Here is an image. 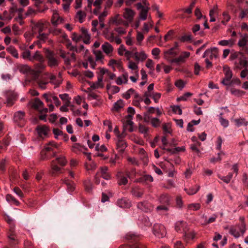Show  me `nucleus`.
Instances as JSON below:
<instances>
[{"label": "nucleus", "mask_w": 248, "mask_h": 248, "mask_svg": "<svg viewBox=\"0 0 248 248\" xmlns=\"http://www.w3.org/2000/svg\"><path fill=\"white\" fill-rule=\"evenodd\" d=\"M31 27L33 34H38L43 32L47 28L49 24L47 22L43 20L38 21L31 20Z\"/></svg>", "instance_id": "1"}, {"label": "nucleus", "mask_w": 248, "mask_h": 248, "mask_svg": "<svg viewBox=\"0 0 248 248\" xmlns=\"http://www.w3.org/2000/svg\"><path fill=\"white\" fill-rule=\"evenodd\" d=\"M67 163L65 156L61 155L57 157L55 160H53L51 163V168L52 174H55L59 172L61 170V168L57 165V163L59 164L60 166H64Z\"/></svg>", "instance_id": "2"}, {"label": "nucleus", "mask_w": 248, "mask_h": 248, "mask_svg": "<svg viewBox=\"0 0 248 248\" xmlns=\"http://www.w3.org/2000/svg\"><path fill=\"white\" fill-rule=\"evenodd\" d=\"M246 231V226L244 222L241 224L232 226L230 228V233L235 238H238L243 235Z\"/></svg>", "instance_id": "3"}, {"label": "nucleus", "mask_w": 248, "mask_h": 248, "mask_svg": "<svg viewBox=\"0 0 248 248\" xmlns=\"http://www.w3.org/2000/svg\"><path fill=\"white\" fill-rule=\"evenodd\" d=\"M45 54L47 60L48 66L52 68L56 67L59 65V61L54 57V54L53 51L46 49L45 51Z\"/></svg>", "instance_id": "4"}, {"label": "nucleus", "mask_w": 248, "mask_h": 248, "mask_svg": "<svg viewBox=\"0 0 248 248\" xmlns=\"http://www.w3.org/2000/svg\"><path fill=\"white\" fill-rule=\"evenodd\" d=\"M154 234L158 238H163L166 236L167 232L164 225L161 224L156 223L153 228Z\"/></svg>", "instance_id": "5"}, {"label": "nucleus", "mask_w": 248, "mask_h": 248, "mask_svg": "<svg viewBox=\"0 0 248 248\" xmlns=\"http://www.w3.org/2000/svg\"><path fill=\"white\" fill-rule=\"evenodd\" d=\"M60 56L64 60L65 64L70 65L71 61H76V57L75 54L73 52L70 53L66 52L63 50H60Z\"/></svg>", "instance_id": "6"}, {"label": "nucleus", "mask_w": 248, "mask_h": 248, "mask_svg": "<svg viewBox=\"0 0 248 248\" xmlns=\"http://www.w3.org/2000/svg\"><path fill=\"white\" fill-rule=\"evenodd\" d=\"M25 112L23 111H18L14 114V121L20 126L22 127L25 124Z\"/></svg>", "instance_id": "7"}, {"label": "nucleus", "mask_w": 248, "mask_h": 248, "mask_svg": "<svg viewBox=\"0 0 248 248\" xmlns=\"http://www.w3.org/2000/svg\"><path fill=\"white\" fill-rule=\"evenodd\" d=\"M137 9L140 10L139 18L141 20H145L147 18L149 7H144L140 2L136 4Z\"/></svg>", "instance_id": "8"}, {"label": "nucleus", "mask_w": 248, "mask_h": 248, "mask_svg": "<svg viewBox=\"0 0 248 248\" xmlns=\"http://www.w3.org/2000/svg\"><path fill=\"white\" fill-rule=\"evenodd\" d=\"M7 237L8 238L9 245L11 247H14L18 244L19 240L13 228H11L9 230L7 234Z\"/></svg>", "instance_id": "9"}, {"label": "nucleus", "mask_w": 248, "mask_h": 248, "mask_svg": "<svg viewBox=\"0 0 248 248\" xmlns=\"http://www.w3.org/2000/svg\"><path fill=\"white\" fill-rule=\"evenodd\" d=\"M135 15V12L130 8H126L124 9L123 13V17L126 20L124 25L128 26L129 23H131Z\"/></svg>", "instance_id": "10"}, {"label": "nucleus", "mask_w": 248, "mask_h": 248, "mask_svg": "<svg viewBox=\"0 0 248 248\" xmlns=\"http://www.w3.org/2000/svg\"><path fill=\"white\" fill-rule=\"evenodd\" d=\"M46 67V65L44 62L35 63L33 65V68L32 69V74L36 77H38L41 73L43 72Z\"/></svg>", "instance_id": "11"}, {"label": "nucleus", "mask_w": 248, "mask_h": 248, "mask_svg": "<svg viewBox=\"0 0 248 248\" xmlns=\"http://www.w3.org/2000/svg\"><path fill=\"white\" fill-rule=\"evenodd\" d=\"M218 56V49L216 47H214L209 49H207L204 52L202 56L203 58L209 57L211 60L213 59H217Z\"/></svg>", "instance_id": "12"}, {"label": "nucleus", "mask_w": 248, "mask_h": 248, "mask_svg": "<svg viewBox=\"0 0 248 248\" xmlns=\"http://www.w3.org/2000/svg\"><path fill=\"white\" fill-rule=\"evenodd\" d=\"M131 115H127L124 119L123 124L124 130H128L131 132L133 131V122L132 121Z\"/></svg>", "instance_id": "13"}, {"label": "nucleus", "mask_w": 248, "mask_h": 248, "mask_svg": "<svg viewBox=\"0 0 248 248\" xmlns=\"http://www.w3.org/2000/svg\"><path fill=\"white\" fill-rule=\"evenodd\" d=\"M5 97L6 98L5 103L8 107L13 106L16 100V95L13 92H7L5 94Z\"/></svg>", "instance_id": "14"}, {"label": "nucleus", "mask_w": 248, "mask_h": 248, "mask_svg": "<svg viewBox=\"0 0 248 248\" xmlns=\"http://www.w3.org/2000/svg\"><path fill=\"white\" fill-rule=\"evenodd\" d=\"M223 71L225 74V77L221 81L224 85H227L232 78V71L228 66L223 67Z\"/></svg>", "instance_id": "15"}, {"label": "nucleus", "mask_w": 248, "mask_h": 248, "mask_svg": "<svg viewBox=\"0 0 248 248\" xmlns=\"http://www.w3.org/2000/svg\"><path fill=\"white\" fill-rule=\"evenodd\" d=\"M80 30L81 31V34L80 35V39H82L85 44H89L90 43L91 35L88 30L84 27H82Z\"/></svg>", "instance_id": "16"}, {"label": "nucleus", "mask_w": 248, "mask_h": 248, "mask_svg": "<svg viewBox=\"0 0 248 248\" xmlns=\"http://www.w3.org/2000/svg\"><path fill=\"white\" fill-rule=\"evenodd\" d=\"M101 49L107 56H109L112 55L114 50L113 46L107 42H105L102 45Z\"/></svg>", "instance_id": "17"}, {"label": "nucleus", "mask_w": 248, "mask_h": 248, "mask_svg": "<svg viewBox=\"0 0 248 248\" xmlns=\"http://www.w3.org/2000/svg\"><path fill=\"white\" fill-rule=\"evenodd\" d=\"M126 239H127L128 240H130V239L133 240L134 241L137 242V237H136L133 234H130L126 235ZM119 248H140V245L139 244H138L137 242H136L135 244L132 246L131 245H121Z\"/></svg>", "instance_id": "18"}, {"label": "nucleus", "mask_w": 248, "mask_h": 248, "mask_svg": "<svg viewBox=\"0 0 248 248\" xmlns=\"http://www.w3.org/2000/svg\"><path fill=\"white\" fill-rule=\"evenodd\" d=\"M118 139L117 142V150L119 152L123 153L127 146L126 142L123 140L122 135H118Z\"/></svg>", "instance_id": "19"}, {"label": "nucleus", "mask_w": 248, "mask_h": 248, "mask_svg": "<svg viewBox=\"0 0 248 248\" xmlns=\"http://www.w3.org/2000/svg\"><path fill=\"white\" fill-rule=\"evenodd\" d=\"M118 179V184L119 185H125L128 183L127 178L129 177V175L126 173V175L124 174L122 172H120L117 175Z\"/></svg>", "instance_id": "20"}, {"label": "nucleus", "mask_w": 248, "mask_h": 248, "mask_svg": "<svg viewBox=\"0 0 248 248\" xmlns=\"http://www.w3.org/2000/svg\"><path fill=\"white\" fill-rule=\"evenodd\" d=\"M132 195L137 198H141L144 194V191L139 186L133 187L131 190Z\"/></svg>", "instance_id": "21"}, {"label": "nucleus", "mask_w": 248, "mask_h": 248, "mask_svg": "<svg viewBox=\"0 0 248 248\" xmlns=\"http://www.w3.org/2000/svg\"><path fill=\"white\" fill-rule=\"evenodd\" d=\"M103 77L99 76L98 77L97 81L94 82H90L89 85L93 89H96L99 88H103L104 87V84L102 82Z\"/></svg>", "instance_id": "22"}, {"label": "nucleus", "mask_w": 248, "mask_h": 248, "mask_svg": "<svg viewBox=\"0 0 248 248\" xmlns=\"http://www.w3.org/2000/svg\"><path fill=\"white\" fill-rule=\"evenodd\" d=\"M137 208L145 212H148L151 210L150 204L147 201L138 202L137 204Z\"/></svg>", "instance_id": "23"}, {"label": "nucleus", "mask_w": 248, "mask_h": 248, "mask_svg": "<svg viewBox=\"0 0 248 248\" xmlns=\"http://www.w3.org/2000/svg\"><path fill=\"white\" fill-rule=\"evenodd\" d=\"M189 56L190 53L188 52L185 51L182 52L179 57L171 60L170 62L171 63H179L181 62H184L185 59L188 58Z\"/></svg>", "instance_id": "24"}, {"label": "nucleus", "mask_w": 248, "mask_h": 248, "mask_svg": "<svg viewBox=\"0 0 248 248\" xmlns=\"http://www.w3.org/2000/svg\"><path fill=\"white\" fill-rule=\"evenodd\" d=\"M117 205L121 208H128L131 206V202L126 198H122L117 201Z\"/></svg>", "instance_id": "25"}, {"label": "nucleus", "mask_w": 248, "mask_h": 248, "mask_svg": "<svg viewBox=\"0 0 248 248\" xmlns=\"http://www.w3.org/2000/svg\"><path fill=\"white\" fill-rule=\"evenodd\" d=\"M138 63V62H134L132 61L128 62L127 67L132 71L133 74H136L137 75L138 73H139Z\"/></svg>", "instance_id": "26"}, {"label": "nucleus", "mask_w": 248, "mask_h": 248, "mask_svg": "<svg viewBox=\"0 0 248 248\" xmlns=\"http://www.w3.org/2000/svg\"><path fill=\"white\" fill-rule=\"evenodd\" d=\"M160 203L169 206L170 204V198L167 194H163L160 195L158 198Z\"/></svg>", "instance_id": "27"}, {"label": "nucleus", "mask_w": 248, "mask_h": 248, "mask_svg": "<svg viewBox=\"0 0 248 248\" xmlns=\"http://www.w3.org/2000/svg\"><path fill=\"white\" fill-rule=\"evenodd\" d=\"M36 130L40 137H43L47 136L49 131L48 128L45 126H38L36 128Z\"/></svg>", "instance_id": "28"}, {"label": "nucleus", "mask_w": 248, "mask_h": 248, "mask_svg": "<svg viewBox=\"0 0 248 248\" xmlns=\"http://www.w3.org/2000/svg\"><path fill=\"white\" fill-rule=\"evenodd\" d=\"M135 60L139 62L140 61H143L147 58V55L144 51H141L140 52H135L134 53Z\"/></svg>", "instance_id": "29"}, {"label": "nucleus", "mask_w": 248, "mask_h": 248, "mask_svg": "<svg viewBox=\"0 0 248 248\" xmlns=\"http://www.w3.org/2000/svg\"><path fill=\"white\" fill-rule=\"evenodd\" d=\"M31 62L37 61L38 62H45V59L39 51H36L31 56Z\"/></svg>", "instance_id": "30"}, {"label": "nucleus", "mask_w": 248, "mask_h": 248, "mask_svg": "<svg viewBox=\"0 0 248 248\" xmlns=\"http://www.w3.org/2000/svg\"><path fill=\"white\" fill-rule=\"evenodd\" d=\"M57 148V144L54 141H50L45 146L44 150L50 154H53L54 150Z\"/></svg>", "instance_id": "31"}, {"label": "nucleus", "mask_w": 248, "mask_h": 248, "mask_svg": "<svg viewBox=\"0 0 248 248\" xmlns=\"http://www.w3.org/2000/svg\"><path fill=\"white\" fill-rule=\"evenodd\" d=\"M49 82L55 86V87L59 86L62 83V78H57V77L53 75H50L49 77Z\"/></svg>", "instance_id": "32"}, {"label": "nucleus", "mask_w": 248, "mask_h": 248, "mask_svg": "<svg viewBox=\"0 0 248 248\" xmlns=\"http://www.w3.org/2000/svg\"><path fill=\"white\" fill-rule=\"evenodd\" d=\"M55 156V153H53V154H51L43 149L41 151L40 153V159L41 160H48Z\"/></svg>", "instance_id": "33"}, {"label": "nucleus", "mask_w": 248, "mask_h": 248, "mask_svg": "<svg viewBox=\"0 0 248 248\" xmlns=\"http://www.w3.org/2000/svg\"><path fill=\"white\" fill-rule=\"evenodd\" d=\"M101 177L105 180H109L111 179V175L108 172V168L106 166L102 167L100 168Z\"/></svg>", "instance_id": "34"}, {"label": "nucleus", "mask_w": 248, "mask_h": 248, "mask_svg": "<svg viewBox=\"0 0 248 248\" xmlns=\"http://www.w3.org/2000/svg\"><path fill=\"white\" fill-rule=\"evenodd\" d=\"M248 67V62L246 59H240L239 62H235V68L241 69L244 67L247 68Z\"/></svg>", "instance_id": "35"}, {"label": "nucleus", "mask_w": 248, "mask_h": 248, "mask_svg": "<svg viewBox=\"0 0 248 248\" xmlns=\"http://www.w3.org/2000/svg\"><path fill=\"white\" fill-rule=\"evenodd\" d=\"M236 42V39L231 38L228 40H223L218 42V45L222 46H229L230 47L233 46Z\"/></svg>", "instance_id": "36"}, {"label": "nucleus", "mask_w": 248, "mask_h": 248, "mask_svg": "<svg viewBox=\"0 0 248 248\" xmlns=\"http://www.w3.org/2000/svg\"><path fill=\"white\" fill-rule=\"evenodd\" d=\"M128 74L124 73L121 76L119 77L116 80V83L118 85H122L123 83H127L128 82Z\"/></svg>", "instance_id": "37"}, {"label": "nucleus", "mask_w": 248, "mask_h": 248, "mask_svg": "<svg viewBox=\"0 0 248 248\" xmlns=\"http://www.w3.org/2000/svg\"><path fill=\"white\" fill-rule=\"evenodd\" d=\"M154 180L153 177L150 175H145L142 177L140 178L137 182L142 183L143 184H146L148 182H152Z\"/></svg>", "instance_id": "38"}, {"label": "nucleus", "mask_w": 248, "mask_h": 248, "mask_svg": "<svg viewBox=\"0 0 248 248\" xmlns=\"http://www.w3.org/2000/svg\"><path fill=\"white\" fill-rule=\"evenodd\" d=\"M62 18L59 16L57 13H54L51 18V23L54 26H57L60 23H62Z\"/></svg>", "instance_id": "39"}, {"label": "nucleus", "mask_w": 248, "mask_h": 248, "mask_svg": "<svg viewBox=\"0 0 248 248\" xmlns=\"http://www.w3.org/2000/svg\"><path fill=\"white\" fill-rule=\"evenodd\" d=\"M86 17V13L81 10L78 11L75 16V17L78 19V21L80 23H82L84 22Z\"/></svg>", "instance_id": "40"}, {"label": "nucleus", "mask_w": 248, "mask_h": 248, "mask_svg": "<svg viewBox=\"0 0 248 248\" xmlns=\"http://www.w3.org/2000/svg\"><path fill=\"white\" fill-rule=\"evenodd\" d=\"M235 125L237 127L247 126L248 125V121L244 118H239L234 120Z\"/></svg>", "instance_id": "41"}, {"label": "nucleus", "mask_w": 248, "mask_h": 248, "mask_svg": "<svg viewBox=\"0 0 248 248\" xmlns=\"http://www.w3.org/2000/svg\"><path fill=\"white\" fill-rule=\"evenodd\" d=\"M200 188V186L199 185H195L190 187L189 189L185 188V190L188 195H191L196 194L199 190Z\"/></svg>", "instance_id": "42"}, {"label": "nucleus", "mask_w": 248, "mask_h": 248, "mask_svg": "<svg viewBox=\"0 0 248 248\" xmlns=\"http://www.w3.org/2000/svg\"><path fill=\"white\" fill-rule=\"evenodd\" d=\"M43 105L44 104L43 102L41 101L39 98H36L34 99L32 103V107L39 110L43 108Z\"/></svg>", "instance_id": "43"}, {"label": "nucleus", "mask_w": 248, "mask_h": 248, "mask_svg": "<svg viewBox=\"0 0 248 248\" xmlns=\"http://www.w3.org/2000/svg\"><path fill=\"white\" fill-rule=\"evenodd\" d=\"M6 50L15 58L17 59L19 58L18 51L14 46H10L6 48Z\"/></svg>", "instance_id": "44"}, {"label": "nucleus", "mask_w": 248, "mask_h": 248, "mask_svg": "<svg viewBox=\"0 0 248 248\" xmlns=\"http://www.w3.org/2000/svg\"><path fill=\"white\" fill-rule=\"evenodd\" d=\"M217 218V215H213L211 217H210L208 220L206 219V217L204 215L202 216V218L204 219V221L203 223H202V225H206L208 224L214 222L216 221Z\"/></svg>", "instance_id": "45"}, {"label": "nucleus", "mask_w": 248, "mask_h": 248, "mask_svg": "<svg viewBox=\"0 0 248 248\" xmlns=\"http://www.w3.org/2000/svg\"><path fill=\"white\" fill-rule=\"evenodd\" d=\"M93 53L95 56V61H101L102 63V60L104 59V56L102 51L99 50H93Z\"/></svg>", "instance_id": "46"}, {"label": "nucleus", "mask_w": 248, "mask_h": 248, "mask_svg": "<svg viewBox=\"0 0 248 248\" xmlns=\"http://www.w3.org/2000/svg\"><path fill=\"white\" fill-rule=\"evenodd\" d=\"M232 173H229L227 176H222L220 174H218L217 176L218 177L221 179L222 181H223L224 183L226 184H228L231 180L232 177Z\"/></svg>", "instance_id": "47"}, {"label": "nucleus", "mask_w": 248, "mask_h": 248, "mask_svg": "<svg viewBox=\"0 0 248 248\" xmlns=\"http://www.w3.org/2000/svg\"><path fill=\"white\" fill-rule=\"evenodd\" d=\"M49 82L47 80H43L42 79H39L37 82L39 88L42 90H45L46 89L47 85Z\"/></svg>", "instance_id": "48"}, {"label": "nucleus", "mask_w": 248, "mask_h": 248, "mask_svg": "<svg viewBox=\"0 0 248 248\" xmlns=\"http://www.w3.org/2000/svg\"><path fill=\"white\" fill-rule=\"evenodd\" d=\"M248 41V35L245 34L241 39H240L238 43V45L240 47H243L246 46L247 42Z\"/></svg>", "instance_id": "49"}, {"label": "nucleus", "mask_w": 248, "mask_h": 248, "mask_svg": "<svg viewBox=\"0 0 248 248\" xmlns=\"http://www.w3.org/2000/svg\"><path fill=\"white\" fill-rule=\"evenodd\" d=\"M22 58L24 60H28L29 61H31V52L29 50H26L24 51L21 54Z\"/></svg>", "instance_id": "50"}, {"label": "nucleus", "mask_w": 248, "mask_h": 248, "mask_svg": "<svg viewBox=\"0 0 248 248\" xmlns=\"http://www.w3.org/2000/svg\"><path fill=\"white\" fill-rule=\"evenodd\" d=\"M124 106V104L123 100L119 99L114 103L113 108L115 110L118 111L121 108H123Z\"/></svg>", "instance_id": "51"}, {"label": "nucleus", "mask_w": 248, "mask_h": 248, "mask_svg": "<svg viewBox=\"0 0 248 248\" xmlns=\"http://www.w3.org/2000/svg\"><path fill=\"white\" fill-rule=\"evenodd\" d=\"M50 33H43V32H41L40 33H39L38 34V35L37 36V38L40 41L45 42L48 38V36Z\"/></svg>", "instance_id": "52"}, {"label": "nucleus", "mask_w": 248, "mask_h": 248, "mask_svg": "<svg viewBox=\"0 0 248 248\" xmlns=\"http://www.w3.org/2000/svg\"><path fill=\"white\" fill-rule=\"evenodd\" d=\"M185 222L183 221H178L175 224V230L176 232H179L183 229Z\"/></svg>", "instance_id": "53"}, {"label": "nucleus", "mask_w": 248, "mask_h": 248, "mask_svg": "<svg viewBox=\"0 0 248 248\" xmlns=\"http://www.w3.org/2000/svg\"><path fill=\"white\" fill-rule=\"evenodd\" d=\"M201 204L199 203H193L187 205V209L189 210L197 211L200 209Z\"/></svg>", "instance_id": "54"}, {"label": "nucleus", "mask_w": 248, "mask_h": 248, "mask_svg": "<svg viewBox=\"0 0 248 248\" xmlns=\"http://www.w3.org/2000/svg\"><path fill=\"white\" fill-rule=\"evenodd\" d=\"M120 15L117 14L115 16L112 17L110 20V22H111L112 24H114L116 25H120L122 22V19H119Z\"/></svg>", "instance_id": "55"}, {"label": "nucleus", "mask_w": 248, "mask_h": 248, "mask_svg": "<svg viewBox=\"0 0 248 248\" xmlns=\"http://www.w3.org/2000/svg\"><path fill=\"white\" fill-rule=\"evenodd\" d=\"M6 200L8 202H12L16 205H18L19 204V202L16 199L10 194H7L6 196Z\"/></svg>", "instance_id": "56"}, {"label": "nucleus", "mask_w": 248, "mask_h": 248, "mask_svg": "<svg viewBox=\"0 0 248 248\" xmlns=\"http://www.w3.org/2000/svg\"><path fill=\"white\" fill-rule=\"evenodd\" d=\"M26 17L25 16H24L23 14H18V16L14 18V20L18 22L19 25L22 26L24 24L23 19Z\"/></svg>", "instance_id": "57"}, {"label": "nucleus", "mask_w": 248, "mask_h": 248, "mask_svg": "<svg viewBox=\"0 0 248 248\" xmlns=\"http://www.w3.org/2000/svg\"><path fill=\"white\" fill-rule=\"evenodd\" d=\"M217 6H215L214 8L210 11L209 16L210 17V21L214 22L216 21V18L214 17V15L217 11Z\"/></svg>", "instance_id": "58"}, {"label": "nucleus", "mask_w": 248, "mask_h": 248, "mask_svg": "<svg viewBox=\"0 0 248 248\" xmlns=\"http://www.w3.org/2000/svg\"><path fill=\"white\" fill-rule=\"evenodd\" d=\"M151 124L152 126L157 127L160 126L161 122L157 118H153L151 119Z\"/></svg>", "instance_id": "59"}, {"label": "nucleus", "mask_w": 248, "mask_h": 248, "mask_svg": "<svg viewBox=\"0 0 248 248\" xmlns=\"http://www.w3.org/2000/svg\"><path fill=\"white\" fill-rule=\"evenodd\" d=\"M139 130L140 133L146 135L147 134L149 129L145 125L139 124Z\"/></svg>", "instance_id": "60"}, {"label": "nucleus", "mask_w": 248, "mask_h": 248, "mask_svg": "<svg viewBox=\"0 0 248 248\" xmlns=\"http://www.w3.org/2000/svg\"><path fill=\"white\" fill-rule=\"evenodd\" d=\"M222 15L223 18L221 21V23L224 25H226L227 22L230 20L231 17L228 13L226 12H223Z\"/></svg>", "instance_id": "61"}, {"label": "nucleus", "mask_w": 248, "mask_h": 248, "mask_svg": "<svg viewBox=\"0 0 248 248\" xmlns=\"http://www.w3.org/2000/svg\"><path fill=\"white\" fill-rule=\"evenodd\" d=\"M20 71L23 73L31 72L32 73V69L27 64L22 65L20 67Z\"/></svg>", "instance_id": "62"}, {"label": "nucleus", "mask_w": 248, "mask_h": 248, "mask_svg": "<svg viewBox=\"0 0 248 248\" xmlns=\"http://www.w3.org/2000/svg\"><path fill=\"white\" fill-rule=\"evenodd\" d=\"M134 93V90L131 88L123 94V97L126 99H128L130 98L131 95Z\"/></svg>", "instance_id": "63"}, {"label": "nucleus", "mask_w": 248, "mask_h": 248, "mask_svg": "<svg viewBox=\"0 0 248 248\" xmlns=\"http://www.w3.org/2000/svg\"><path fill=\"white\" fill-rule=\"evenodd\" d=\"M173 112L176 114L181 115L182 114V110L179 106H173L171 107Z\"/></svg>", "instance_id": "64"}]
</instances>
